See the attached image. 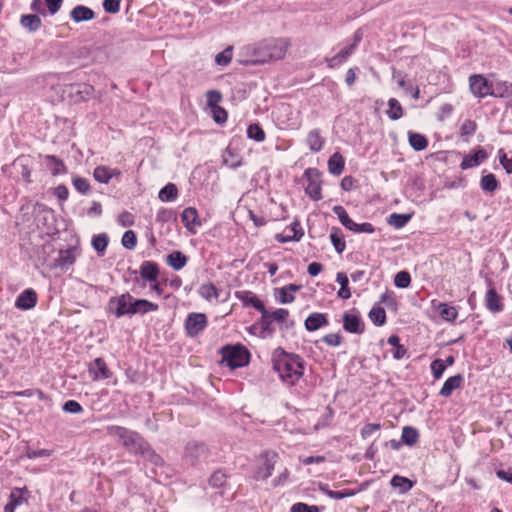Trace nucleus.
<instances>
[{
	"instance_id": "f257e3e1",
	"label": "nucleus",
	"mask_w": 512,
	"mask_h": 512,
	"mask_svg": "<svg viewBox=\"0 0 512 512\" xmlns=\"http://www.w3.org/2000/svg\"><path fill=\"white\" fill-rule=\"evenodd\" d=\"M106 430L109 436L119 440L129 452L141 454L154 464L162 462L161 457L150 448L149 444L137 432L115 425L108 426Z\"/></svg>"
},
{
	"instance_id": "f03ea898",
	"label": "nucleus",
	"mask_w": 512,
	"mask_h": 512,
	"mask_svg": "<svg viewBox=\"0 0 512 512\" xmlns=\"http://www.w3.org/2000/svg\"><path fill=\"white\" fill-rule=\"evenodd\" d=\"M273 368L279 375L283 383L295 385L303 376L304 361L295 354H289L281 348L273 352Z\"/></svg>"
},
{
	"instance_id": "7ed1b4c3",
	"label": "nucleus",
	"mask_w": 512,
	"mask_h": 512,
	"mask_svg": "<svg viewBox=\"0 0 512 512\" xmlns=\"http://www.w3.org/2000/svg\"><path fill=\"white\" fill-rule=\"evenodd\" d=\"M289 46L290 42L285 38L264 40L255 48L252 62L254 64H264L269 61L283 59Z\"/></svg>"
},
{
	"instance_id": "20e7f679",
	"label": "nucleus",
	"mask_w": 512,
	"mask_h": 512,
	"mask_svg": "<svg viewBox=\"0 0 512 512\" xmlns=\"http://www.w3.org/2000/svg\"><path fill=\"white\" fill-rule=\"evenodd\" d=\"M222 363L231 369L246 366L249 363V352L243 346H227L222 349Z\"/></svg>"
},
{
	"instance_id": "39448f33",
	"label": "nucleus",
	"mask_w": 512,
	"mask_h": 512,
	"mask_svg": "<svg viewBox=\"0 0 512 512\" xmlns=\"http://www.w3.org/2000/svg\"><path fill=\"white\" fill-rule=\"evenodd\" d=\"M133 298L129 293L112 297L109 300L108 309L118 318L125 315H133Z\"/></svg>"
},
{
	"instance_id": "423d86ee",
	"label": "nucleus",
	"mask_w": 512,
	"mask_h": 512,
	"mask_svg": "<svg viewBox=\"0 0 512 512\" xmlns=\"http://www.w3.org/2000/svg\"><path fill=\"white\" fill-rule=\"evenodd\" d=\"M207 326V318L203 313H190L185 321V328L190 337L197 336Z\"/></svg>"
},
{
	"instance_id": "0eeeda50",
	"label": "nucleus",
	"mask_w": 512,
	"mask_h": 512,
	"mask_svg": "<svg viewBox=\"0 0 512 512\" xmlns=\"http://www.w3.org/2000/svg\"><path fill=\"white\" fill-rule=\"evenodd\" d=\"M469 86L474 96L484 98L490 95L492 83L482 75H472L469 77Z\"/></svg>"
},
{
	"instance_id": "6e6552de",
	"label": "nucleus",
	"mask_w": 512,
	"mask_h": 512,
	"mask_svg": "<svg viewBox=\"0 0 512 512\" xmlns=\"http://www.w3.org/2000/svg\"><path fill=\"white\" fill-rule=\"evenodd\" d=\"M343 328L347 332L355 334H361L364 331V325L357 310L344 313Z\"/></svg>"
},
{
	"instance_id": "1a4fd4ad",
	"label": "nucleus",
	"mask_w": 512,
	"mask_h": 512,
	"mask_svg": "<svg viewBox=\"0 0 512 512\" xmlns=\"http://www.w3.org/2000/svg\"><path fill=\"white\" fill-rule=\"evenodd\" d=\"M277 455L275 453H266L262 464L257 468L254 478L256 480H265L272 475L276 463Z\"/></svg>"
},
{
	"instance_id": "9d476101",
	"label": "nucleus",
	"mask_w": 512,
	"mask_h": 512,
	"mask_svg": "<svg viewBox=\"0 0 512 512\" xmlns=\"http://www.w3.org/2000/svg\"><path fill=\"white\" fill-rule=\"evenodd\" d=\"M181 220L186 229L191 233H196L197 228L201 226L198 212L194 207L185 208L181 214Z\"/></svg>"
},
{
	"instance_id": "9b49d317",
	"label": "nucleus",
	"mask_w": 512,
	"mask_h": 512,
	"mask_svg": "<svg viewBox=\"0 0 512 512\" xmlns=\"http://www.w3.org/2000/svg\"><path fill=\"white\" fill-rule=\"evenodd\" d=\"M38 297L36 292L29 288L24 290L16 299L15 306L20 310H30L35 307Z\"/></svg>"
},
{
	"instance_id": "f8f14e48",
	"label": "nucleus",
	"mask_w": 512,
	"mask_h": 512,
	"mask_svg": "<svg viewBox=\"0 0 512 512\" xmlns=\"http://www.w3.org/2000/svg\"><path fill=\"white\" fill-rule=\"evenodd\" d=\"M359 41H360V36L358 35V33H356L354 42L352 44H350L349 46L342 49L335 56L326 60L329 67L333 68V67L338 66L341 63H343L354 52Z\"/></svg>"
},
{
	"instance_id": "ddd939ff",
	"label": "nucleus",
	"mask_w": 512,
	"mask_h": 512,
	"mask_svg": "<svg viewBox=\"0 0 512 512\" xmlns=\"http://www.w3.org/2000/svg\"><path fill=\"white\" fill-rule=\"evenodd\" d=\"M288 317L289 311L287 309L279 308L273 312L265 310L263 315L261 316V321L264 327H269L274 321L278 323L285 322Z\"/></svg>"
},
{
	"instance_id": "4468645a",
	"label": "nucleus",
	"mask_w": 512,
	"mask_h": 512,
	"mask_svg": "<svg viewBox=\"0 0 512 512\" xmlns=\"http://www.w3.org/2000/svg\"><path fill=\"white\" fill-rule=\"evenodd\" d=\"M89 374L93 380H102L110 377L109 369L101 358H96L89 366Z\"/></svg>"
},
{
	"instance_id": "2eb2a0df",
	"label": "nucleus",
	"mask_w": 512,
	"mask_h": 512,
	"mask_svg": "<svg viewBox=\"0 0 512 512\" xmlns=\"http://www.w3.org/2000/svg\"><path fill=\"white\" fill-rule=\"evenodd\" d=\"M76 261V253L74 249L61 250L55 259V266L67 270Z\"/></svg>"
},
{
	"instance_id": "dca6fc26",
	"label": "nucleus",
	"mask_w": 512,
	"mask_h": 512,
	"mask_svg": "<svg viewBox=\"0 0 512 512\" xmlns=\"http://www.w3.org/2000/svg\"><path fill=\"white\" fill-rule=\"evenodd\" d=\"M325 143V138L322 137L319 129H313L311 130L307 137H306V144L308 145L309 149L317 153L321 151Z\"/></svg>"
},
{
	"instance_id": "f3484780",
	"label": "nucleus",
	"mask_w": 512,
	"mask_h": 512,
	"mask_svg": "<svg viewBox=\"0 0 512 512\" xmlns=\"http://www.w3.org/2000/svg\"><path fill=\"white\" fill-rule=\"evenodd\" d=\"M486 157H487V153L485 150H483V149L477 150L472 154L466 155L463 158V160L460 164V167L463 170H466V169L478 166L484 159H486Z\"/></svg>"
},
{
	"instance_id": "a211bd4d",
	"label": "nucleus",
	"mask_w": 512,
	"mask_h": 512,
	"mask_svg": "<svg viewBox=\"0 0 512 512\" xmlns=\"http://www.w3.org/2000/svg\"><path fill=\"white\" fill-rule=\"evenodd\" d=\"M119 174L120 172L117 169H112L107 166H98L93 172L94 179L105 184H107L114 176Z\"/></svg>"
},
{
	"instance_id": "6ab92c4d",
	"label": "nucleus",
	"mask_w": 512,
	"mask_h": 512,
	"mask_svg": "<svg viewBox=\"0 0 512 512\" xmlns=\"http://www.w3.org/2000/svg\"><path fill=\"white\" fill-rule=\"evenodd\" d=\"M485 303L492 312H499L503 309L502 298L493 287L486 292Z\"/></svg>"
},
{
	"instance_id": "aec40b11",
	"label": "nucleus",
	"mask_w": 512,
	"mask_h": 512,
	"mask_svg": "<svg viewBox=\"0 0 512 512\" xmlns=\"http://www.w3.org/2000/svg\"><path fill=\"white\" fill-rule=\"evenodd\" d=\"M490 96L508 98L512 96V83L497 81L492 83Z\"/></svg>"
},
{
	"instance_id": "412c9836",
	"label": "nucleus",
	"mask_w": 512,
	"mask_h": 512,
	"mask_svg": "<svg viewBox=\"0 0 512 512\" xmlns=\"http://www.w3.org/2000/svg\"><path fill=\"white\" fill-rule=\"evenodd\" d=\"M25 492V489H14L9 496V502L4 507V512H14L17 506L22 505L26 501Z\"/></svg>"
},
{
	"instance_id": "4be33fe9",
	"label": "nucleus",
	"mask_w": 512,
	"mask_h": 512,
	"mask_svg": "<svg viewBox=\"0 0 512 512\" xmlns=\"http://www.w3.org/2000/svg\"><path fill=\"white\" fill-rule=\"evenodd\" d=\"M70 16L73 21L82 22L92 20L95 14L89 7L78 5L72 9Z\"/></svg>"
},
{
	"instance_id": "5701e85b",
	"label": "nucleus",
	"mask_w": 512,
	"mask_h": 512,
	"mask_svg": "<svg viewBox=\"0 0 512 512\" xmlns=\"http://www.w3.org/2000/svg\"><path fill=\"white\" fill-rule=\"evenodd\" d=\"M140 275L148 281H156L159 275V269L156 263L145 261L140 267Z\"/></svg>"
},
{
	"instance_id": "b1692460",
	"label": "nucleus",
	"mask_w": 512,
	"mask_h": 512,
	"mask_svg": "<svg viewBox=\"0 0 512 512\" xmlns=\"http://www.w3.org/2000/svg\"><path fill=\"white\" fill-rule=\"evenodd\" d=\"M463 382V377L460 374L449 377L443 384L440 395L449 397L455 389H458Z\"/></svg>"
},
{
	"instance_id": "393cba45",
	"label": "nucleus",
	"mask_w": 512,
	"mask_h": 512,
	"mask_svg": "<svg viewBox=\"0 0 512 512\" xmlns=\"http://www.w3.org/2000/svg\"><path fill=\"white\" fill-rule=\"evenodd\" d=\"M158 310L156 303L150 302L145 299L133 298V315L135 314H146Z\"/></svg>"
},
{
	"instance_id": "a878e982",
	"label": "nucleus",
	"mask_w": 512,
	"mask_h": 512,
	"mask_svg": "<svg viewBox=\"0 0 512 512\" xmlns=\"http://www.w3.org/2000/svg\"><path fill=\"white\" fill-rule=\"evenodd\" d=\"M328 323L327 318L322 313H313L305 320V327L308 331H315Z\"/></svg>"
},
{
	"instance_id": "bb28decb",
	"label": "nucleus",
	"mask_w": 512,
	"mask_h": 512,
	"mask_svg": "<svg viewBox=\"0 0 512 512\" xmlns=\"http://www.w3.org/2000/svg\"><path fill=\"white\" fill-rule=\"evenodd\" d=\"M437 311L442 320L446 322H454L458 316V311L454 306L447 303H438Z\"/></svg>"
},
{
	"instance_id": "cd10ccee",
	"label": "nucleus",
	"mask_w": 512,
	"mask_h": 512,
	"mask_svg": "<svg viewBox=\"0 0 512 512\" xmlns=\"http://www.w3.org/2000/svg\"><path fill=\"white\" fill-rule=\"evenodd\" d=\"M186 455L192 460H198L206 455V447L204 444L191 442L186 447Z\"/></svg>"
},
{
	"instance_id": "c85d7f7f",
	"label": "nucleus",
	"mask_w": 512,
	"mask_h": 512,
	"mask_svg": "<svg viewBox=\"0 0 512 512\" xmlns=\"http://www.w3.org/2000/svg\"><path fill=\"white\" fill-rule=\"evenodd\" d=\"M336 282L340 285V289L337 293L338 297L342 299H349L351 297V291L348 286L349 279L344 272H338L336 275Z\"/></svg>"
},
{
	"instance_id": "c756f323",
	"label": "nucleus",
	"mask_w": 512,
	"mask_h": 512,
	"mask_svg": "<svg viewBox=\"0 0 512 512\" xmlns=\"http://www.w3.org/2000/svg\"><path fill=\"white\" fill-rule=\"evenodd\" d=\"M329 172L333 175H340L344 169V159L338 152L334 153L328 160Z\"/></svg>"
},
{
	"instance_id": "7c9ffc66",
	"label": "nucleus",
	"mask_w": 512,
	"mask_h": 512,
	"mask_svg": "<svg viewBox=\"0 0 512 512\" xmlns=\"http://www.w3.org/2000/svg\"><path fill=\"white\" fill-rule=\"evenodd\" d=\"M187 263V257L180 251L172 252L167 256V264L174 270H181Z\"/></svg>"
},
{
	"instance_id": "2f4dec72",
	"label": "nucleus",
	"mask_w": 512,
	"mask_h": 512,
	"mask_svg": "<svg viewBox=\"0 0 512 512\" xmlns=\"http://www.w3.org/2000/svg\"><path fill=\"white\" fill-rule=\"evenodd\" d=\"M390 484L393 488L398 489L401 494L408 492L413 487V482L410 479L399 475L393 476Z\"/></svg>"
},
{
	"instance_id": "473e14b6",
	"label": "nucleus",
	"mask_w": 512,
	"mask_h": 512,
	"mask_svg": "<svg viewBox=\"0 0 512 512\" xmlns=\"http://www.w3.org/2000/svg\"><path fill=\"white\" fill-rule=\"evenodd\" d=\"M223 163L230 168H238L242 164L241 158L231 149L227 147L222 155Z\"/></svg>"
},
{
	"instance_id": "72a5a7b5",
	"label": "nucleus",
	"mask_w": 512,
	"mask_h": 512,
	"mask_svg": "<svg viewBox=\"0 0 512 512\" xmlns=\"http://www.w3.org/2000/svg\"><path fill=\"white\" fill-rule=\"evenodd\" d=\"M178 196V189L176 187L175 184L173 183H168L166 186H164L160 191H159V199L162 201V202H171V201H174Z\"/></svg>"
},
{
	"instance_id": "f704fd0d",
	"label": "nucleus",
	"mask_w": 512,
	"mask_h": 512,
	"mask_svg": "<svg viewBox=\"0 0 512 512\" xmlns=\"http://www.w3.org/2000/svg\"><path fill=\"white\" fill-rule=\"evenodd\" d=\"M408 135H409V144L411 145V147L414 150L422 151L427 147L428 141L424 135L416 133V132H409Z\"/></svg>"
},
{
	"instance_id": "c9c22d12",
	"label": "nucleus",
	"mask_w": 512,
	"mask_h": 512,
	"mask_svg": "<svg viewBox=\"0 0 512 512\" xmlns=\"http://www.w3.org/2000/svg\"><path fill=\"white\" fill-rule=\"evenodd\" d=\"M21 24L30 32L37 31L41 26V20L38 15L30 14L21 17Z\"/></svg>"
},
{
	"instance_id": "e433bc0d",
	"label": "nucleus",
	"mask_w": 512,
	"mask_h": 512,
	"mask_svg": "<svg viewBox=\"0 0 512 512\" xmlns=\"http://www.w3.org/2000/svg\"><path fill=\"white\" fill-rule=\"evenodd\" d=\"M333 212L338 216L339 221L343 226H345L347 229L351 230V228L356 227V222H354L349 215L347 214L346 210L340 206H334Z\"/></svg>"
},
{
	"instance_id": "4c0bfd02",
	"label": "nucleus",
	"mask_w": 512,
	"mask_h": 512,
	"mask_svg": "<svg viewBox=\"0 0 512 512\" xmlns=\"http://www.w3.org/2000/svg\"><path fill=\"white\" fill-rule=\"evenodd\" d=\"M46 163H47V167L49 168V170L51 171V173L53 175L63 174L66 171V167H65L64 163L61 160H59L58 158H56L55 156H52V155L47 156Z\"/></svg>"
},
{
	"instance_id": "58836bf2",
	"label": "nucleus",
	"mask_w": 512,
	"mask_h": 512,
	"mask_svg": "<svg viewBox=\"0 0 512 512\" xmlns=\"http://www.w3.org/2000/svg\"><path fill=\"white\" fill-rule=\"evenodd\" d=\"M387 115L391 120H398L403 116V109L399 101L391 98L388 101Z\"/></svg>"
},
{
	"instance_id": "ea45409f",
	"label": "nucleus",
	"mask_w": 512,
	"mask_h": 512,
	"mask_svg": "<svg viewBox=\"0 0 512 512\" xmlns=\"http://www.w3.org/2000/svg\"><path fill=\"white\" fill-rule=\"evenodd\" d=\"M199 294L208 301L215 300L219 297L217 288L211 283L202 284L199 287Z\"/></svg>"
},
{
	"instance_id": "a19ab883",
	"label": "nucleus",
	"mask_w": 512,
	"mask_h": 512,
	"mask_svg": "<svg viewBox=\"0 0 512 512\" xmlns=\"http://www.w3.org/2000/svg\"><path fill=\"white\" fill-rule=\"evenodd\" d=\"M401 438L406 445L412 446L418 441L419 433L415 428L406 426L402 430Z\"/></svg>"
},
{
	"instance_id": "79ce46f5",
	"label": "nucleus",
	"mask_w": 512,
	"mask_h": 512,
	"mask_svg": "<svg viewBox=\"0 0 512 512\" xmlns=\"http://www.w3.org/2000/svg\"><path fill=\"white\" fill-rule=\"evenodd\" d=\"M370 320L377 326H382L386 321V312L382 307L374 306L369 312Z\"/></svg>"
},
{
	"instance_id": "37998d69",
	"label": "nucleus",
	"mask_w": 512,
	"mask_h": 512,
	"mask_svg": "<svg viewBox=\"0 0 512 512\" xmlns=\"http://www.w3.org/2000/svg\"><path fill=\"white\" fill-rule=\"evenodd\" d=\"M331 242L338 253L345 250L346 244L339 229L333 228L330 234Z\"/></svg>"
},
{
	"instance_id": "c03bdc74",
	"label": "nucleus",
	"mask_w": 512,
	"mask_h": 512,
	"mask_svg": "<svg viewBox=\"0 0 512 512\" xmlns=\"http://www.w3.org/2000/svg\"><path fill=\"white\" fill-rule=\"evenodd\" d=\"M481 188L486 192H494L498 188V181L494 174H487L482 177Z\"/></svg>"
},
{
	"instance_id": "a18cd8bd",
	"label": "nucleus",
	"mask_w": 512,
	"mask_h": 512,
	"mask_svg": "<svg viewBox=\"0 0 512 512\" xmlns=\"http://www.w3.org/2000/svg\"><path fill=\"white\" fill-rule=\"evenodd\" d=\"M411 219L410 214L393 213L388 218V223L396 228L404 227Z\"/></svg>"
},
{
	"instance_id": "49530a36",
	"label": "nucleus",
	"mask_w": 512,
	"mask_h": 512,
	"mask_svg": "<svg viewBox=\"0 0 512 512\" xmlns=\"http://www.w3.org/2000/svg\"><path fill=\"white\" fill-rule=\"evenodd\" d=\"M247 136L257 142H263L265 140V132L258 124L249 125Z\"/></svg>"
},
{
	"instance_id": "de8ad7c7",
	"label": "nucleus",
	"mask_w": 512,
	"mask_h": 512,
	"mask_svg": "<svg viewBox=\"0 0 512 512\" xmlns=\"http://www.w3.org/2000/svg\"><path fill=\"white\" fill-rule=\"evenodd\" d=\"M74 188L81 194L85 195L90 191V183L86 178L74 176L72 179Z\"/></svg>"
},
{
	"instance_id": "09e8293b",
	"label": "nucleus",
	"mask_w": 512,
	"mask_h": 512,
	"mask_svg": "<svg viewBox=\"0 0 512 512\" xmlns=\"http://www.w3.org/2000/svg\"><path fill=\"white\" fill-rule=\"evenodd\" d=\"M243 300L246 304H250L256 310H258L261 313V316L263 315L264 311L266 310L263 302L257 296L252 294L251 292H247L246 296L243 298Z\"/></svg>"
},
{
	"instance_id": "8fccbe9b",
	"label": "nucleus",
	"mask_w": 512,
	"mask_h": 512,
	"mask_svg": "<svg viewBox=\"0 0 512 512\" xmlns=\"http://www.w3.org/2000/svg\"><path fill=\"white\" fill-rule=\"evenodd\" d=\"M411 283V276L407 271H400L395 275L394 284L398 288H407Z\"/></svg>"
},
{
	"instance_id": "3c124183",
	"label": "nucleus",
	"mask_w": 512,
	"mask_h": 512,
	"mask_svg": "<svg viewBox=\"0 0 512 512\" xmlns=\"http://www.w3.org/2000/svg\"><path fill=\"white\" fill-rule=\"evenodd\" d=\"M107 245H108V237L106 234H99V235L95 236L92 240L93 248L101 254L104 253Z\"/></svg>"
},
{
	"instance_id": "603ef678",
	"label": "nucleus",
	"mask_w": 512,
	"mask_h": 512,
	"mask_svg": "<svg viewBox=\"0 0 512 512\" xmlns=\"http://www.w3.org/2000/svg\"><path fill=\"white\" fill-rule=\"evenodd\" d=\"M232 55V47H227L225 50L216 55L215 62L218 65L226 66L231 62Z\"/></svg>"
},
{
	"instance_id": "864d4df0",
	"label": "nucleus",
	"mask_w": 512,
	"mask_h": 512,
	"mask_svg": "<svg viewBox=\"0 0 512 512\" xmlns=\"http://www.w3.org/2000/svg\"><path fill=\"white\" fill-rule=\"evenodd\" d=\"M208 107L215 108L219 107L218 104L222 101V95L218 90H209L206 93Z\"/></svg>"
},
{
	"instance_id": "5fc2aeb1",
	"label": "nucleus",
	"mask_w": 512,
	"mask_h": 512,
	"mask_svg": "<svg viewBox=\"0 0 512 512\" xmlns=\"http://www.w3.org/2000/svg\"><path fill=\"white\" fill-rule=\"evenodd\" d=\"M137 244V238L132 230H127L122 237V245L127 249H134Z\"/></svg>"
},
{
	"instance_id": "6e6d98bb",
	"label": "nucleus",
	"mask_w": 512,
	"mask_h": 512,
	"mask_svg": "<svg viewBox=\"0 0 512 512\" xmlns=\"http://www.w3.org/2000/svg\"><path fill=\"white\" fill-rule=\"evenodd\" d=\"M445 369H446V364L441 359H436L431 363V370H432L433 377L435 379L441 378Z\"/></svg>"
},
{
	"instance_id": "4d7b16f0",
	"label": "nucleus",
	"mask_w": 512,
	"mask_h": 512,
	"mask_svg": "<svg viewBox=\"0 0 512 512\" xmlns=\"http://www.w3.org/2000/svg\"><path fill=\"white\" fill-rule=\"evenodd\" d=\"M306 193L314 200H320L322 198L321 187L316 182H310L308 184L306 187Z\"/></svg>"
},
{
	"instance_id": "13d9d810",
	"label": "nucleus",
	"mask_w": 512,
	"mask_h": 512,
	"mask_svg": "<svg viewBox=\"0 0 512 512\" xmlns=\"http://www.w3.org/2000/svg\"><path fill=\"white\" fill-rule=\"evenodd\" d=\"M476 131V123L470 119L464 120L460 127L461 135L471 136Z\"/></svg>"
},
{
	"instance_id": "bf43d9fd",
	"label": "nucleus",
	"mask_w": 512,
	"mask_h": 512,
	"mask_svg": "<svg viewBox=\"0 0 512 512\" xmlns=\"http://www.w3.org/2000/svg\"><path fill=\"white\" fill-rule=\"evenodd\" d=\"M498 157L501 165L508 174L512 173V157H508L507 154L501 149L498 151Z\"/></svg>"
},
{
	"instance_id": "052dcab7",
	"label": "nucleus",
	"mask_w": 512,
	"mask_h": 512,
	"mask_svg": "<svg viewBox=\"0 0 512 512\" xmlns=\"http://www.w3.org/2000/svg\"><path fill=\"white\" fill-rule=\"evenodd\" d=\"M291 512H319V509L315 505H307L299 502L292 505Z\"/></svg>"
},
{
	"instance_id": "680f3d73",
	"label": "nucleus",
	"mask_w": 512,
	"mask_h": 512,
	"mask_svg": "<svg viewBox=\"0 0 512 512\" xmlns=\"http://www.w3.org/2000/svg\"><path fill=\"white\" fill-rule=\"evenodd\" d=\"M63 410L68 413L78 414L81 413L83 408L75 400H69L63 405Z\"/></svg>"
},
{
	"instance_id": "e2e57ef3",
	"label": "nucleus",
	"mask_w": 512,
	"mask_h": 512,
	"mask_svg": "<svg viewBox=\"0 0 512 512\" xmlns=\"http://www.w3.org/2000/svg\"><path fill=\"white\" fill-rule=\"evenodd\" d=\"M380 428H381V426L379 423L366 424L361 429V436L363 439H366V438L370 437L374 432L378 431Z\"/></svg>"
},
{
	"instance_id": "0e129e2a",
	"label": "nucleus",
	"mask_w": 512,
	"mask_h": 512,
	"mask_svg": "<svg viewBox=\"0 0 512 512\" xmlns=\"http://www.w3.org/2000/svg\"><path fill=\"white\" fill-rule=\"evenodd\" d=\"M295 297L293 294H291L287 288L282 287L278 290V300L283 303H292L294 301Z\"/></svg>"
},
{
	"instance_id": "69168bd1",
	"label": "nucleus",
	"mask_w": 512,
	"mask_h": 512,
	"mask_svg": "<svg viewBox=\"0 0 512 512\" xmlns=\"http://www.w3.org/2000/svg\"><path fill=\"white\" fill-rule=\"evenodd\" d=\"M121 0H104L103 8L108 13H117L120 9Z\"/></svg>"
},
{
	"instance_id": "338daca9",
	"label": "nucleus",
	"mask_w": 512,
	"mask_h": 512,
	"mask_svg": "<svg viewBox=\"0 0 512 512\" xmlns=\"http://www.w3.org/2000/svg\"><path fill=\"white\" fill-rule=\"evenodd\" d=\"M118 222L123 227H130L134 224V217L131 213L125 211L118 216Z\"/></svg>"
},
{
	"instance_id": "774afa93",
	"label": "nucleus",
	"mask_w": 512,
	"mask_h": 512,
	"mask_svg": "<svg viewBox=\"0 0 512 512\" xmlns=\"http://www.w3.org/2000/svg\"><path fill=\"white\" fill-rule=\"evenodd\" d=\"M209 482L213 487H221L225 483V474L217 471L211 475Z\"/></svg>"
}]
</instances>
